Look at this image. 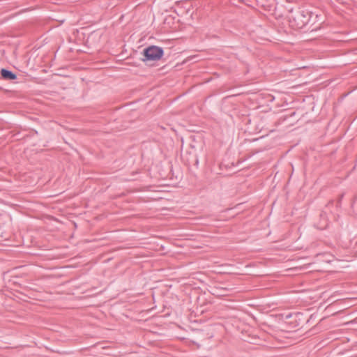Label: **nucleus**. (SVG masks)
<instances>
[{
  "mask_svg": "<svg viewBox=\"0 0 357 357\" xmlns=\"http://www.w3.org/2000/svg\"><path fill=\"white\" fill-rule=\"evenodd\" d=\"M1 75L3 77V78L6 79L12 80L16 79V75L14 73L6 69H2L1 70Z\"/></svg>",
  "mask_w": 357,
  "mask_h": 357,
  "instance_id": "obj_3",
  "label": "nucleus"
},
{
  "mask_svg": "<svg viewBox=\"0 0 357 357\" xmlns=\"http://www.w3.org/2000/svg\"><path fill=\"white\" fill-rule=\"evenodd\" d=\"M310 16L311 14L307 11L298 10L292 14L289 23L294 29H300L307 24Z\"/></svg>",
  "mask_w": 357,
  "mask_h": 357,
  "instance_id": "obj_1",
  "label": "nucleus"
},
{
  "mask_svg": "<svg viewBox=\"0 0 357 357\" xmlns=\"http://www.w3.org/2000/svg\"><path fill=\"white\" fill-rule=\"evenodd\" d=\"M163 55V50L157 46H151L144 50V61H157Z\"/></svg>",
  "mask_w": 357,
  "mask_h": 357,
  "instance_id": "obj_2",
  "label": "nucleus"
}]
</instances>
